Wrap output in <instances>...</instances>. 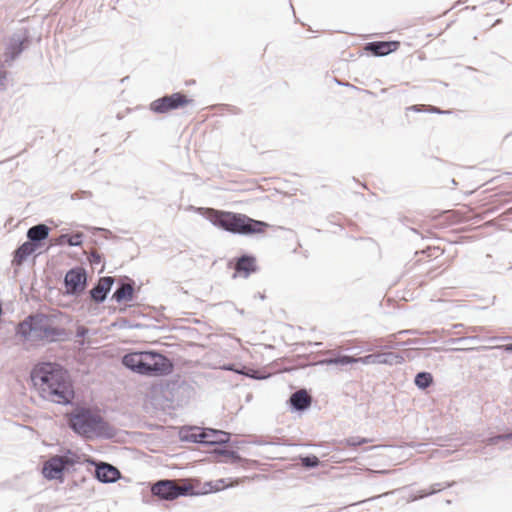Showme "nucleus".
<instances>
[{
    "label": "nucleus",
    "mask_w": 512,
    "mask_h": 512,
    "mask_svg": "<svg viewBox=\"0 0 512 512\" xmlns=\"http://www.w3.org/2000/svg\"><path fill=\"white\" fill-rule=\"evenodd\" d=\"M31 380L40 396L45 400L66 405L74 399V390L69 375L57 363L37 364L31 371Z\"/></svg>",
    "instance_id": "obj_1"
},
{
    "label": "nucleus",
    "mask_w": 512,
    "mask_h": 512,
    "mask_svg": "<svg viewBox=\"0 0 512 512\" xmlns=\"http://www.w3.org/2000/svg\"><path fill=\"white\" fill-rule=\"evenodd\" d=\"M68 424L76 434L87 439L115 436V429L101 415L87 408H76L69 413Z\"/></svg>",
    "instance_id": "obj_2"
},
{
    "label": "nucleus",
    "mask_w": 512,
    "mask_h": 512,
    "mask_svg": "<svg viewBox=\"0 0 512 512\" xmlns=\"http://www.w3.org/2000/svg\"><path fill=\"white\" fill-rule=\"evenodd\" d=\"M17 333L27 340L52 343L64 340L67 336L64 328L55 324V320L45 314L28 316L18 325Z\"/></svg>",
    "instance_id": "obj_3"
},
{
    "label": "nucleus",
    "mask_w": 512,
    "mask_h": 512,
    "mask_svg": "<svg viewBox=\"0 0 512 512\" xmlns=\"http://www.w3.org/2000/svg\"><path fill=\"white\" fill-rule=\"evenodd\" d=\"M122 363L131 371L148 376L168 375L173 370V364L167 357L152 351L128 353Z\"/></svg>",
    "instance_id": "obj_4"
},
{
    "label": "nucleus",
    "mask_w": 512,
    "mask_h": 512,
    "mask_svg": "<svg viewBox=\"0 0 512 512\" xmlns=\"http://www.w3.org/2000/svg\"><path fill=\"white\" fill-rule=\"evenodd\" d=\"M209 221L225 231L248 235L263 232V228L267 226L265 222L254 220L244 214H236L232 212L217 211L208 209Z\"/></svg>",
    "instance_id": "obj_5"
},
{
    "label": "nucleus",
    "mask_w": 512,
    "mask_h": 512,
    "mask_svg": "<svg viewBox=\"0 0 512 512\" xmlns=\"http://www.w3.org/2000/svg\"><path fill=\"white\" fill-rule=\"evenodd\" d=\"M77 463H80V456L68 450L63 455H55L46 460L43 464L42 474L48 480H59L63 482L64 470Z\"/></svg>",
    "instance_id": "obj_6"
},
{
    "label": "nucleus",
    "mask_w": 512,
    "mask_h": 512,
    "mask_svg": "<svg viewBox=\"0 0 512 512\" xmlns=\"http://www.w3.org/2000/svg\"><path fill=\"white\" fill-rule=\"evenodd\" d=\"M190 486L187 485H178L175 480H160L156 482L151 491L153 495L158 496L161 499L165 500H173L178 498L179 496L187 495Z\"/></svg>",
    "instance_id": "obj_7"
},
{
    "label": "nucleus",
    "mask_w": 512,
    "mask_h": 512,
    "mask_svg": "<svg viewBox=\"0 0 512 512\" xmlns=\"http://www.w3.org/2000/svg\"><path fill=\"white\" fill-rule=\"evenodd\" d=\"M191 101L192 100L188 99L184 94L177 92L152 101L150 103V110L157 114H164L178 109Z\"/></svg>",
    "instance_id": "obj_8"
},
{
    "label": "nucleus",
    "mask_w": 512,
    "mask_h": 512,
    "mask_svg": "<svg viewBox=\"0 0 512 512\" xmlns=\"http://www.w3.org/2000/svg\"><path fill=\"white\" fill-rule=\"evenodd\" d=\"M28 42V35L26 32L14 33L7 41L5 48V62L10 63L14 61L23 51L24 44Z\"/></svg>",
    "instance_id": "obj_9"
},
{
    "label": "nucleus",
    "mask_w": 512,
    "mask_h": 512,
    "mask_svg": "<svg viewBox=\"0 0 512 512\" xmlns=\"http://www.w3.org/2000/svg\"><path fill=\"white\" fill-rule=\"evenodd\" d=\"M64 283L69 294L83 291L86 285V272L82 268L69 270L64 278Z\"/></svg>",
    "instance_id": "obj_10"
},
{
    "label": "nucleus",
    "mask_w": 512,
    "mask_h": 512,
    "mask_svg": "<svg viewBox=\"0 0 512 512\" xmlns=\"http://www.w3.org/2000/svg\"><path fill=\"white\" fill-rule=\"evenodd\" d=\"M359 361L362 364H402L404 362V357L393 353V352H381V353H373L366 355L364 357H359Z\"/></svg>",
    "instance_id": "obj_11"
},
{
    "label": "nucleus",
    "mask_w": 512,
    "mask_h": 512,
    "mask_svg": "<svg viewBox=\"0 0 512 512\" xmlns=\"http://www.w3.org/2000/svg\"><path fill=\"white\" fill-rule=\"evenodd\" d=\"M113 284L114 278L111 276L100 278L98 283L90 290L91 298L96 303L104 302Z\"/></svg>",
    "instance_id": "obj_12"
},
{
    "label": "nucleus",
    "mask_w": 512,
    "mask_h": 512,
    "mask_svg": "<svg viewBox=\"0 0 512 512\" xmlns=\"http://www.w3.org/2000/svg\"><path fill=\"white\" fill-rule=\"evenodd\" d=\"M95 477L102 483H113L120 478V472L111 464L101 463L96 467Z\"/></svg>",
    "instance_id": "obj_13"
},
{
    "label": "nucleus",
    "mask_w": 512,
    "mask_h": 512,
    "mask_svg": "<svg viewBox=\"0 0 512 512\" xmlns=\"http://www.w3.org/2000/svg\"><path fill=\"white\" fill-rule=\"evenodd\" d=\"M399 46V42L396 41H375L366 44L365 49L375 56H385L395 51Z\"/></svg>",
    "instance_id": "obj_14"
},
{
    "label": "nucleus",
    "mask_w": 512,
    "mask_h": 512,
    "mask_svg": "<svg viewBox=\"0 0 512 512\" xmlns=\"http://www.w3.org/2000/svg\"><path fill=\"white\" fill-rule=\"evenodd\" d=\"M204 444L206 445H221L228 443L230 440V433L215 430L211 428H204Z\"/></svg>",
    "instance_id": "obj_15"
},
{
    "label": "nucleus",
    "mask_w": 512,
    "mask_h": 512,
    "mask_svg": "<svg viewBox=\"0 0 512 512\" xmlns=\"http://www.w3.org/2000/svg\"><path fill=\"white\" fill-rule=\"evenodd\" d=\"M311 401V396L304 389L294 392L289 398L291 407L296 411L306 410L311 405Z\"/></svg>",
    "instance_id": "obj_16"
},
{
    "label": "nucleus",
    "mask_w": 512,
    "mask_h": 512,
    "mask_svg": "<svg viewBox=\"0 0 512 512\" xmlns=\"http://www.w3.org/2000/svg\"><path fill=\"white\" fill-rule=\"evenodd\" d=\"M236 273L247 278L252 272L256 271V260L253 256L243 255L235 263Z\"/></svg>",
    "instance_id": "obj_17"
},
{
    "label": "nucleus",
    "mask_w": 512,
    "mask_h": 512,
    "mask_svg": "<svg viewBox=\"0 0 512 512\" xmlns=\"http://www.w3.org/2000/svg\"><path fill=\"white\" fill-rule=\"evenodd\" d=\"M134 292V283L133 282H121L118 288L113 293L112 298L121 303L123 301H131Z\"/></svg>",
    "instance_id": "obj_18"
},
{
    "label": "nucleus",
    "mask_w": 512,
    "mask_h": 512,
    "mask_svg": "<svg viewBox=\"0 0 512 512\" xmlns=\"http://www.w3.org/2000/svg\"><path fill=\"white\" fill-rule=\"evenodd\" d=\"M49 235V228L45 224H38L32 226L27 231V238L30 242L35 244L36 246L41 241L45 240Z\"/></svg>",
    "instance_id": "obj_19"
},
{
    "label": "nucleus",
    "mask_w": 512,
    "mask_h": 512,
    "mask_svg": "<svg viewBox=\"0 0 512 512\" xmlns=\"http://www.w3.org/2000/svg\"><path fill=\"white\" fill-rule=\"evenodd\" d=\"M204 428L190 427L180 432L183 441L204 444Z\"/></svg>",
    "instance_id": "obj_20"
},
{
    "label": "nucleus",
    "mask_w": 512,
    "mask_h": 512,
    "mask_svg": "<svg viewBox=\"0 0 512 512\" xmlns=\"http://www.w3.org/2000/svg\"><path fill=\"white\" fill-rule=\"evenodd\" d=\"M37 246L30 242H24L15 252L14 262L20 265L28 256L35 252Z\"/></svg>",
    "instance_id": "obj_21"
},
{
    "label": "nucleus",
    "mask_w": 512,
    "mask_h": 512,
    "mask_svg": "<svg viewBox=\"0 0 512 512\" xmlns=\"http://www.w3.org/2000/svg\"><path fill=\"white\" fill-rule=\"evenodd\" d=\"M327 365H348L352 363H360L359 358H355L348 355H340L333 358H327L323 361Z\"/></svg>",
    "instance_id": "obj_22"
},
{
    "label": "nucleus",
    "mask_w": 512,
    "mask_h": 512,
    "mask_svg": "<svg viewBox=\"0 0 512 512\" xmlns=\"http://www.w3.org/2000/svg\"><path fill=\"white\" fill-rule=\"evenodd\" d=\"M433 382V377L429 372H419L415 376L414 383L420 389L428 388Z\"/></svg>",
    "instance_id": "obj_23"
},
{
    "label": "nucleus",
    "mask_w": 512,
    "mask_h": 512,
    "mask_svg": "<svg viewBox=\"0 0 512 512\" xmlns=\"http://www.w3.org/2000/svg\"><path fill=\"white\" fill-rule=\"evenodd\" d=\"M449 486H450L449 484H446V485H443L441 483L434 484V485L431 486V489L429 491L422 490L420 492V494L417 497H415V499L423 498V497L428 496V495H432V494H434V493H436L438 491H441V490H443V489H445L446 487H449Z\"/></svg>",
    "instance_id": "obj_24"
},
{
    "label": "nucleus",
    "mask_w": 512,
    "mask_h": 512,
    "mask_svg": "<svg viewBox=\"0 0 512 512\" xmlns=\"http://www.w3.org/2000/svg\"><path fill=\"white\" fill-rule=\"evenodd\" d=\"M61 238L67 239V243L69 246L76 247L82 244L83 235L81 233H76L71 236L62 235Z\"/></svg>",
    "instance_id": "obj_25"
},
{
    "label": "nucleus",
    "mask_w": 512,
    "mask_h": 512,
    "mask_svg": "<svg viewBox=\"0 0 512 512\" xmlns=\"http://www.w3.org/2000/svg\"><path fill=\"white\" fill-rule=\"evenodd\" d=\"M320 461L316 456H305L301 458V464L305 468H315L319 465Z\"/></svg>",
    "instance_id": "obj_26"
},
{
    "label": "nucleus",
    "mask_w": 512,
    "mask_h": 512,
    "mask_svg": "<svg viewBox=\"0 0 512 512\" xmlns=\"http://www.w3.org/2000/svg\"><path fill=\"white\" fill-rule=\"evenodd\" d=\"M206 485L209 486L210 492H217V491H220L229 486L228 484L225 483L224 479L211 481V482H208Z\"/></svg>",
    "instance_id": "obj_27"
},
{
    "label": "nucleus",
    "mask_w": 512,
    "mask_h": 512,
    "mask_svg": "<svg viewBox=\"0 0 512 512\" xmlns=\"http://www.w3.org/2000/svg\"><path fill=\"white\" fill-rule=\"evenodd\" d=\"M344 442L348 446H358V445H362V444L368 443V442H370V440L367 439V438L353 436V437L346 438L344 440Z\"/></svg>",
    "instance_id": "obj_28"
},
{
    "label": "nucleus",
    "mask_w": 512,
    "mask_h": 512,
    "mask_svg": "<svg viewBox=\"0 0 512 512\" xmlns=\"http://www.w3.org/2000/svg\"><path fill=\"white\" fill-rule=\"evenodd\" d=\"M216 452L218 454H221V455H224V456L230 458L233 463H237V462L241 461L240 455L233 450L221 449V450H216Z\"/></svg>",
    "instance_id": "obj_29"
},
{
    "label": "nucleus",
    "mask_w": 512,
    "mask_h": 512,
    "mask_svg": "<svg viewBox=\"0 0 512 512\" xmlns=\"http://www.w3.org/2000/svg\"><path fill=\"white\" fill-rule=\"evenodd\" d=\"M6 71L4 70L3 64L0 62V89L5 87Z\"/></svg>",
    "instance_id": "obj_30"
},
{
    "label": "nucleus",
    "mask_w": 512,
    "mask_h": 512,
    "mask_svg": "<svg viewBox=\"0 0 512 512\" xmlns=\"http://www.w3.org/2000/svg\"><path fill=\"white\" fill-rule=\"evenodd\" d=\"M89 330L84 326H79L76 330V336L84 338L88 334Z\"/></svg>",
    "instance_id": "obj_31"
},
{
    "label": "nucleus",
    "mask_w": 512,
    "mask_h": 512,
    "mask_svg": "<svg viewBox=\"0 0 512 512\" xmlns=\"http://www.w3.org/2000/svg\"><path fill=\"white\" fill-rule=\"evenodd\" d=\"M500 441H501V436L500 435H496V436H492V437L487 438L486 439V444L487 445H496Z\"/></svg>",
    "instance_id": "obj_32"
},
{
    "label": "nucleus",
    "mask_w": 512,
    "mask_h": 512,
    "mask_svg": "<svg viewBox=\"0 0 512 512\" xmlns=\"http://www.w3.org/2000/svg\"><path fill=\"white\" fill-rule=\"evenodd\" d=\"M497 349L503 350L505 352H512V343L511 344H505V345H498L496 346Z\"/></svg>",
    "instance_id": "obj_33"
},
{
    "label": "nucleus",
    "mask_w": 512,
    "mask_h": 512,
    "mask_svg": "<svg viewBox=\"0 0 512 512\" xmlns=\"http://www.w3.org/2000/svg\"><path fill=\"white\" fill-rule=\"evenodd\" d=\"M91 257L93 259V262H100L101 260L100 255L95 251L91 253Z\"/></svg>",
    "instance_id": "obj_34"
},
{
    "label": "nucleus",
    "mask_w": 512,
    "mask_h": 512,
    "mask_svg": "<svg viewBox=\"0 0 512 512\" xmlns=\"http://www.w3.org/2000/svg\"><path fill=\"white\" fill-rule=\"evenodd\" d=\"M501 441L512 440V433L501 434Z\"/></svg>",
    "instance_id": "obj_35"
},
{
    "label": "nucleus",
    "mask_w": 512,
    "mask_h": 512,
    "mask_svg": "<svg viewBox=\"0 0 512 512\" xmlns=\"http://www.w3.org/2000/svg\"><path fill=\"white\" fill-rule=\"evenodd\" d=\"M408 110H412V111H416V112L421 111V109L419 108L418 105L410 106V107H408Z\"/></svg>",
    "instance_id": "obj_36"
},
{
    "label": "nucleus",
    "mask_w": 512,
    "mask_h": 512,
    "mask_svg": "<svg viewBox=\"0 0 512 512\" xmlns=\"http://www.w3.org/2000/svg\"><path fill=\"white\" fill-rule=\"evenodd\" d=\"M431 112H434V113H443L439 108H436V107H432V108H431Z\"/></svg>",
    "instance_id": "obj_37"
},
{
    "label": "nucleus",
    "mask_w": 512,
    "mask_h": 512,
    "mask_svg": "<svg viewBox=\"0 0 512 512\" xmlns=\"http://www.w3.org/2000/svg\"><path fill=\"white\" fill-rule=\"evenodd\" d=\"M336 82H337L339 85L350 86V84H349V83L343 84V83H341V82H340V81H338V80H336ZM351 87H354V86H353V85H351Z\"/></svg>",
    "instance_id": "obj_38"
},
{
    "label": "nucleus",
    "mask_w": 512,
    "mask_h": 512,
    "mask_svg": "<svg viewBox=\"0 0 512 512\" xmlns=\"http://www.w3.org/2000/svg\"><path fill=\"white\" fill-rule=\"evenodd\" d=\"M404 333H412L411 330H403V331H400L399 334H404Z\"/></svg>",
    "instance_id": "obj_39"
},
{
    "label": "nucleus",
    "mask_w": 512,
    "mask_h": 512,
    "mask_svg": "<svg viewBox=\"0 0 512 512\" xmlns=\"http://www.w3.org/2000/svg\"><path fill=\"white\" fill-rule=\"evenodd\" d=\"M410 343H412V341L403 342L402 345H407V344H410Z\"/></svg>",
    "instance_id": "obj_40"
},
{
    "label": "nucleus",
    "mask_w": 512,
    "mask_h": 512,
    "mask_svg": "<svg viewBox=\"0 0 512 512\" xmlns=\"http://www.w3.org/2000/svg\"><path fill=\"white\" fill-rule=\"evenodd\" d=\"M462 339L460 338H457V339H454L453 342H456V341H461Z\"/></svg>",
    "instance_id": "obj_41"
}]
</instances>
